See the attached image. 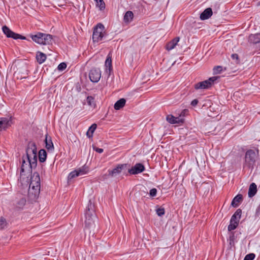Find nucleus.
I'll use <instances>...</instances> for the list:
<instances>
[{
	"label": "nucleus",
	"instance_id": "nucleus-1",
	"mask_svg": "<svg viewBox=\"0 0 260 260\" xmlns=\"http://www.w3.org/2000/svg\"><path fill=\"white\" fill-rule=\"evenodd\" d=\"M26 158L28 164L23 160L20 169V174L22 175L26 171H29L32 168L36 167L37 163V149L35 142H29L26 149Z\"/></svg>",
	"mask_w": 260,
	"mask_h": 260
},
{
	"label": "nucleus",
	"instance_id": "nucleus-2",
	"mask_svg": "<svg viewBox=\"0 0 260 260\" xmlns=\"http://www.w3.org/2000/svg\"><path fill=\"white\" fill-rule=\"evenodd\" d=\"M259 159V151L257 147L247 150L244 156V161L243 165V169L250 170L252 171L254 167L258 164Z\"/></svg>",
	"mask_w": 260,
	"mask_h": 260
},
{
	"label": "nucleus",
	"instance_id": "nucleus-3",
	"mask_svg": "<svg viewBox=\"0 0 260 260\" xmlns=\"http://www.w3.org/2000/svg\"><path fill=\"white\" fill-rule=\"evenodd\" d=\"M85 226L86 228H92L94 227V221L96 216L94 214V205L90 201L86 207L85 212Z\"/></svg>",
	"mask_w": 260,
	"mask_h": 260
},
{
	"label": "nucleus",
	"instance_id": "nucleus-4",
	"mask_svg": "<svg viewBox=\"0 0 260 260\" xmlns=\"http://www.w3.org/2000/svg\"><path fill=\"white\" fill-rule=\"evenodd\" d=\"M40 178L38 173L34 172L31 177L29 184V193L34 194L35 197L38 196L40 191Z\"/></svg>",
	"mask_w": 260,
	"mask_h": 260
},
{
	"label": "nucleus",
	"instance_id": "nucleus-5",
	"mask_svg": "<svg viewBox=\"0 0 260 260\" xmlns=\"http://www.w3.org/2000/svg\"><path fill=\"white\" fill-rule=\"evenodd\" d=\"M31 38L36 43L43 45L51 44L52 41L51 35L42 32H38L36 35H31Z\"/></svg>",
	"mask_w": 260,
	"mask_h": 260
},
{
	"label": "nucleus",
	"instance_id": "nucleus-6",
	"mask_svg": "<svg viewBox=\"0 0 260 260\" xmlns=\"http://www.w3.org/2000/svg\"><path fill=\"white\" fill-rule=\"evenodd\" d=\"M105 27L101 24H98L93 29L92 40L94 42H99L103 40L105 35Z\"/></svg>",
	"mask_w": 260,
	"mask_h": 260
},
{
	"label": "nucleus",
	"instance_id": "nucleus-7",
	"mask_svg": "<svg viewBox=\"0 0 260 260\" xmlns=\"http://www.w3.org/2000/svg\"><path fill=\"white\" fill-rule=\"evenodd\" d=\"M219 77L213 76L209 78L208 80L199 82L194 85L196 89H205L210 87Z\"/></svg>",
	"mask_w": 260,
	"mask_h": 260
},
{
	"label": "nucleus",
	"instance_id": "nucleus-8",
	"mask_svg": "<svg viewBox=\"0 0 260 260\" xmlns=\"http://www.w3.org/2000/svg\"><path fill=\"white\" fill-rule=\"evenodd\" d=\"M101 77V71L99 68H92L89 72V78L93 83L99 82Z\"/></svg>",
	"mask_w": 260,
	"mask_h": 260
},
{
	"label": "nucleus",
	"instance_id": "nucleus-9",
	"mask_svg": "<svg viewBox=\"0 0 260 260\" xmlns=\"http://www.w3.org/2000/svg\"><path fill=\"white\" fill-rule=\"evenodd\" d=\"M145 170L144 166L141 163H137L132 168L128 169V172L131 175H136L143 172Z\"/></svg>",
	"mask_w": 260,
	"mask_h": 260
},
{
	"label": "nucleus",
	"instance_id": "nucleus-10",
	"mask_svg": "<svg viewBox=\"0 0 260 260\" xmlns=\"http://www.w3.org/2000/svg\"><path fill=\"white\" fill-rule=\"evenodd\" d=\"M127 166V164H119L116 167L112 170H108L109 175L114 177L121 173L122 170L125 169Z\"/></svg>",
	"mask_w": 260,
	"mask_h": 260
},
{
	"label": "nucleus",
	"instance_id": "nucleus-11",
	"mask_svg": "<svg viewBox=\"0 0 260 260\" xmlns=\"http://www.w3.org/2000/svg\"><path fill=\"white\" fill-rule=\"evenodd\" d=\"M167 120L171 124H180L184 122V118L181 116L175 117L172 115H169L166 117Z\"/></svg>",
	"mask_w": 260,
	"mask_h": 260
},
{
	"label": "nucleus",
	"instance_id": "nucleus-12",
	"mask_svg": "<svg viewBox=\"0 0 260 260\" xmlns=\"http://www.w3.org/2000/svg\"><path fill=\"white\" fill-rule=\"evenodd\" d=\"M87 173V170L85 168H80L77 170L71 172L69 175V178L71 179L76 177L83 175Z\"/></svg>",
	"mask_w": 260,
	"mask_h": 260
},
{
	"label": "nucleus",
	"instance_id": "nucleus-13",
	"mask_svg": "<svg viewBox=\"0 0 260 260\" xmlns=\"http://www.w3.org/2000/svg\"><path fill=\"white\" fill-rule=\"evenodd\" d=\"M45 147L49 151H53L54 150V147L52 141V139L50 136H48L47 134L45 135Z\"/></svg>",
	"mask_w": 260,
	"mask_h": 260
},
{
	"label": "nucleus",
	"instance_id": "nucleus-14",
	"mask_svg": "<svg viewBox=\"0 0 260 260\" xmlns=\"http://www.w3.org/2000/svg\"><path fill=\"white\" fill-rule=\"evenodd\" d=\"M11 124V120L7 118H2L0 120V131L5 130Z\"/></svg>",
	"mask_w": 260,
	"mask_h": 260
},
{
	"label": "nucleus",
	"instance_id": "nucleus-15",
	"mask_svg": "<svg viewBox=\"0 0 260 260\" xmlns=\"http://www.w3.org/2000/svg\"><path fill=\"white\" fill-rule=\"evenodd\" d=\"M105 67L106 72L110 75V72L112 70V58L111 55L110 54H109L107 56V58L105 62Z\"/></svg>",
	"mask_w": 260,
	"mask_h": 260
},
{
	"label": "nucleus",
	"instance_id": "nucleus-16",
	"mask_svg": "<svg viewBox=\"0 0 260 260\" xmlns=\"http://www.w3.org/2000/svg\"><path fill=\"white\" fill-rule=\"evenodd\" d=\"M248 42L250 44H256L260 42V33L251 34L248 38Z\"/></svg>",
	"mask_w": 260,
	"mask_h": 260
},
{
	"label": "nucleus",
	"instance_id": "nucleus-17",
	"mask_svg": "<svg viewBox=\"0 0 260 260\" xmlns=\"http://www.w3.org/2000/svg\"><path fill=\"white\" fill-rule=\"evenodd\" d=\"M212 13L211 8H207L201 14L200 18L202 20L208 19L212 16Z\"/></svg>",
	"mask_w": 260,
	"mask_h": 260
},
{
	"label": "nucleus",
	"instance_id": "nucleus-18",
	"mask_svg": "<svg viewBox=\"0 0 260 260\" xmlns=\"http://www.w3.org/2000/svg\"><path fill=\"white\" fill-rule=\"evenodd\" d=\"M179 37H176L170 42H169L166 46V49L168 51L173 49L179 41Z\"/></svg>",
	"mask_w": 260,
	"mask_h": 260
},
{
	"label": "nucleus",
	"instance_id": "nucleus-19",
	"mask_svg": "<svg viewBox=\"0 0 260 260\" xmlns=\"http://www.w3.org/2000/svg\"><path fill=\"white\" fill-rule=\"evenodd\" d=\"M2 30L4 34L8 37V38H12L13 39L14 38L15 36H17L16 33L12 31L10 29L5 25L2 27Z\"/></svg>",
	"mask_w": 260,
	"mask_h": 260
},
{
	"label": "nucleus",
	"instance_id": "nucleus-20",
	"mask_svg": "<svg viewBox=\"0 0 260 260\" xmlns=\"http://www.w3.org/2000/svg\"><path fill=\"white\" fill-rule=\"evenodd\" d=\"M26 204V200L25 198L22 197L20 198L19 200H17L15 206L16 209L20 210L22 209Z\"/></svg>",
	"mask_w": 260,
	"mask_h": 260
},
{
	"label": "nucleus",
	"instance_id": "nucleus-21",
	"mask_svg": "<svg viewBox=\"0 0 260 260\" xmlns=\"http://www.w3.org/2000/svg\"><path fill=\"white\" fill-rule=\"evenodd\" d=\"M257 192V186L255 183H252L249 186L248 190V196L250 198L253 197Z\"/></svg>",
	"mask_w": 260,
	"mask_h": 260
},
{
	"label": "nucleus",
	"instance_id": "nucleus-22",
	"mask_svg": "<svg viewBox=\"0 0 260 260\" xmlns=\"http://www.w3.org/2000/svg\"><path fill=\"white\" fill-rule=\"evenodd\" d=\"M126 100L124 99H121L118 100L114 104V109L116 110H120L123 107L125 104Z\"/></svg>",
	"mask_w": 260,
	"mask_h": 260
},
{
	"label": "nucleus",
	"instance_id": "nucleus-23",
	"mask_svg": "<svg viewBox=\"0 0 260 260\" xmlns=\"http://www.w3.org/2000/svg\"><path fill=\"white\" fill-rule=\"evenodd\" d=\"M242 201V196L241 194H238L233 200L231 205L234 207H237L239 204Z\"/></svg>",
	"mask_w": 260,
	"mask_h": 260
},
{
	"label": "nucleus",
	"instance_id": "nucleus-24",
	"mask_svg": "<svg viewBox=\"0 0 260 260\" xmlns=\"http://www.w3.org/2000/svg\"><path fill=\"white\" fill-rule=\"evenodd\" d=\"M134 17V14L131 11H127L123 18L124 21L125 23H129L132 21Z\"/></svg>",
	"mask_w": 260,
	"mask_h": 260
},
{
	"label": "nucleus",
	"instance_id": "nucleus-25",
	"mask_svg": "<svg viewBox=\"0 0 260 260\" xmlns=\"http://www.w3.org/2000/svg\"><path fill=\"white\" fill-rule=\"evenodd\" d=\"M36 58L37 60V61L40 63L41 64L43 63L46 59V55L45 54L41 52H38L37 53L36 55Z\"/></svg>",
	"mask_w": 260,
	"mask_h": 260
},
{
	"label": "nucleus",
	"instance_id": "nucleus-26",
	"mask_svg": "<svg viewBox=\"0 0 260 260\" xmlns=\"http://www.w3.org/2000/svg\"><path fill=\"white\" fill-rule=\"evenodd\" d=\"M242 210L240 209H238L232 215L231 219L234 218V220L239 223V220L241 217Z\"/></svg>",
	"mask_w": 260,
	"mask_h": 260
},
{
	"label": "nucleus",
	"instance_id": "nucleus-27",
	"mask_svg": "<svg viewBox=\"0 0 260 260\" xmlns=\"http://www.w3.org/2000/svg\"><path fill=\"white\" fill-rule=\"evenodd\" d=\"M39 159L41 162H44L46 159L47 153L44 149H41L39 152Z\"/></svg>",
	"mask_w": 260,
	"mask_h": 260
},
{
	"label": "nucleus",
	"instance_id": "nucleus-28",
	"mask_svg": "<svg viewBox=\"0 0 260 260\" xmlns=\"http://www.w3.org/2000/svg\"><path fill=\"white\" fill-rule=\"evenodd\" d=\"M96 128V124L94 123L92 124L88 128L86 133V135L88 138H91L93 136V134Z\"/></svg>",
	"mask_w": 260,
	"mask_h": 260
},
{
	"label": "nucleus",
	"instance_id": "nucleus-29",
	"mask_svg": "<svg viewBox=\"0 0 260 260\" xmlns=\"http://www.w3.org/2000/svg\"><path fill=\"white\" fill-rule=\"evenodd\" d=\"M233 219L234 218L231 219L230 220V224L229 225L228 228L229 231H231L236 229L239 224V223H237L236 221H235V220H234Z\"/></svg>",
	"mask_w": 260,
	"mask_h": 260
},
{
	"label": "nucleus",
	"instance_id": "nucleus-30",
	"mask_svg": "<svg viewBox=\"0 0 260 260\" xmlns=\"http://www.w3.org/2000/svg\"><path fill=\"white\" fill-rule=\"evenodd\" d=\"M226 68H223L222 66H216L213 68V73L214 74H218L221 73L223 71H225Z\"/></svg>",
	"mask_w": 260,
	"mask_h": 260
},
{
	"label": "nucleus",
	"instance_id": "nucleus-31",
	"mask_svg": "<svg viewBox=\"0 0 260 260\" xmlns=\"http://www.w3.org/2000/svg\"><path fill=\"white\" fill-rule=\"evenodd\" d=\"M87 103L88 105L91 107L95 106L94 98L91 96H88L87 97Z\"/></svg>",
	"mask_w": 260,
	"mask_h": 260
},
{
	"label": "nucleus",
	"instance_id": "nucleus-32",
	"mask_svg": "<svg viewBox=\"0 0 260 260\" xmlns=\"http://www.w3.org/2000/svg\"><path fill=\"white\" fill-rule=\"evenodd\" d=\"M7 226V222L5 219L3 217H0V229H3Z\"/></svg>",
	"mask_w": 260,
	"mask_h": 260
},
{
	"label": "nucleus",
	"instance_id": "nucleus-33",
	"mask_svg": "<svg viewBox=\"0 0 260 260\" xmlns=\"http://www.w3.org/2000/svg\"><path fill=\"white\" fill-rule=\"evenodd\" d=\"M156 214L159 216H161L164 215L165 214V209L164 208H162V207H160V208H157L156 210Z\"/></svg>",
	"mask_w": 260,
	"mask_h": 260
},
{
	"label": "nucleus",
	"instance_id": "nucleus-34",
	"mask_svg": "<svg viewBox=\"0 0 260 260\" xmlns=\"http://www.w3.org/2000/svg\"><path fill=\"white\" fill-rule=\"evenodd\" d=\"M96 6L100 8V10H103L105 8V4L103 0H100L99 4L96 3Z\"/></svg>",
	"mask_w": 260,
	"mask_h": 260
},
{
	"label": "nucleus",
	"instance_id": "nucleus-35",
	"mask_svg": "<svg viewBox=\"0 0 260 260\" xmlns=\"http://www.w3.org/2000/svg\"><path fill=\"white\" fill-rule=\"evenodd\" d=\"M255 254L254 253H249L245 256L244 260H253Z\"/></svg>",
	"mask_w": 260,
	"mask_h": 260
},
{
	"label": "nucleus",
	"instance_id": "nucleus-36",
	"mask_svg": "<svg viewBox=\"0 0 260 260\" xmlns=\"http://www.w3.org/2000/svg\"><path fill=\"white\" fill-rule=\"evenodd\" d=\"M67 68V64L64 62L60 63L57 67V69L59 71H63Z\"/></svg>",
	"mask_w": 260,
	"mask_h": 260
},
{
	"label": "nucleus",
	"instance_id": "nucleus-37",
	"mask_svg": "<svg viewBox=\"0 0 260 260\" xmlns=\"http://www.w3.org/2000/svg\"><path fill=\"white\" fill-rule=\"evenodd\" d=\"M157 193V189L156 188H152L150 189L149 194L151 197H155Z\"/></svg>",
	"mask_w": 260,
	"mask_h": 260
},
{
	"label": "nucleus",
	"instance_id": "nucleus-38",
	"mask_svg": "<svg viewBox=\"0 0 260 260\" xmlns=\"http://www.w3.org/2000/svg\"><path fill=\"white\" fill-rule=\"evenodd\" d=\"M17 36H15L14 39H20L21 40H26V37L22 36L19 34H16Z\"/></svg>",
	"mask_w": 260,
	"mask_h": 260
},
{
	"label": "nucleus",
	"instance_id": "nucleus-39",
	"mask_svg": "<svg viewBox=\"0 0 260 260\" xmlns=\"http://www.w3.org/2000/svg\"><path fill=\"white\" fill-rule=\"evenodd\" d=\"M93 149L97 152L99 153H101L103 152V149L102 148H93Z\"/></svg>",
	"mask_w": 260,
	"mask_h": 260
},
{
	"label": "nucleus",
	"instance_id": "nucleus-40",
	"mask_svg": "<svg viewBox=\"0 0 260 260\" xmlns=\"http://www.w3.org/2000/svg\"><path fill=\"white\" fill-rule=\"evenodd\" d=\"M198 103V101L197 99H194L191 102V105L192 106H196Z\"/></svg>",
	"mask_w": 260,
	"mask_h": 260
},
{
	"label": "nucleus",
	"instance_id": "nucleus-41",
	"mask_svg": "<svg viewBox=\"0 0 260 260\" xmlns=\"http://www.w3.org/2000/svg\"><path fill=\"white\" fill-rule=\"evenodd\" d=\"M232 57L233 58V59H238V54H233L232 55Z\"/></svg>",
	"mask_w": 260,
	"mask_h": 260
}]
</instances>
